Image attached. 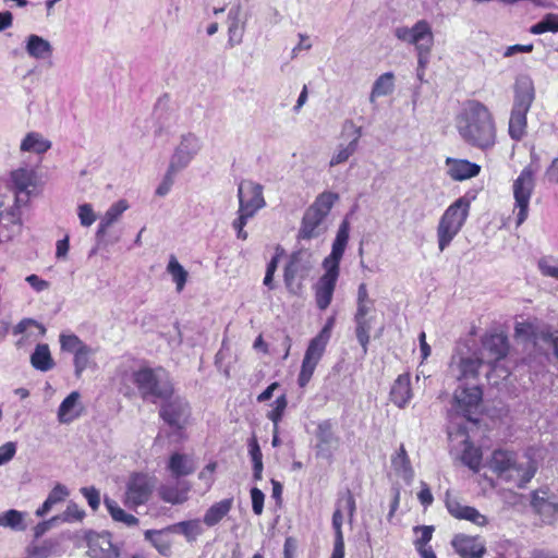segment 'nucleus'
Returning a JSON list of instances; mask_svg holds the SVG:
<instances>
[{"instance_id":"7c9ffc66","label":"nucleus","mask_w":558,"mask_h":558,"mask_svg":"<svg viewBox=\"0 0 558 558\" xmlns=\"http://www.w3.org/2000/svg\"><path fill=\"white\" fill-rule=\"evenodd\" d=\"M25 50L34 59H46L52 54L51 44L35 34L27 36L25 40Z\"/></svg>"},{"instance_id":"a211bd4d","label":"nucleus","mask_w":558,"mask_h":558,"mask_svg":"<svg viewBox=\"0 0 558 558\" xmlns=\"http://www.w3.org/2000/svg\"><path fill=\"white\" fill-rule=\"evenodd\" d=\"M90 558H119L120 551L112 544L109 533H89L86 537Z\"/></svg>"},{"instance_id":"a878e982","label":"nucleus","mask_w":558,"mask_h":558,"mask_svg":"<svg viewBox=\"0 0 558 558\" xmlns=\"http://www.w3.org/2000/svg\"><path fill=\"white\" fill-rule=\"evenodd\" d=\"M447 172L454 181H463L476 177L481 171V166L466 159L447 158Z\"/></svg>"},{"instance_id":"9b49d317","label":"nucleus","mask_w":558,"mask_h":558,"mask_svg":"<svg viewBox=\"0 0 558 558\" xmlns=\"http://www.w3.org/2000/svg\"><path fill=\"white\" fill-rule=\"evenodd\" d=\"M37 183L38 175L34 168L24 166L12 170L10 173L9 186L15 193L14 206L20 207L21 205L27 204L31 195L37 186Z\"/></svg>"},{"instance_id":"09e8293b","label":"nucleus","mask_w":558,"mask_h":558,"mask_svg":"<svg viewBox=\"0 0 558 558\" xmlns=\"http://www.w3.org/2000/svg\"><path fill=\"white\" fill-rule=\"evenodd\" d=\"M73 354L75 375L76 377H80L82 373L87 368L89 359L94 354V350L88 345H84L82 349H80Z\"/></svg>"},{"instance_id":"412c9836","label":"nucleus","mask_w":558,"mask_h":558,"mask_svg":"<svg viewBox=\"0 0 558 558\" xmlns=\"http://www.w3.org/2000/svg\"><path fill=\"white\" fill-rule=\"evenodd\" d=\"M22 230L20 207H12L0 213V242H9L20 234Z\"/></svg>"},{"instance_id":"603ef678","label":"nucleus","mask_w":558,"mask_h":558,"mask_svg":"<svg viewBox=\"0 0 558 558\" xmlns=\"http://www.w3.org/2000/svg\"><path fill=\"white\" fill-rule=\"evenodd\" d=\"M462 462L471 470L477 471L481 464L482 454L477 448L468 446L461 457Z\"/></svg>"},{"instance_id":"2f4dec72","label":"nucleus","mask_w":558,"mask_h":558,"mask_svg":"<svg viewBox=\"0 0 558 558\" xmlns=\"http://www.w3.org/2000/svg\"><path fill=\"white\" fill-rule=\"evenodd\" d=\"M63 553L59 538H48L38 545L28 547L26 558H48L50 556H60Z\"/></svg>"},{"instance_id":"1a4fd4ad","label":"nucleus","mask_w":558,"mask_h":558,"mask_svg":"<svg viewBox=\"0 0 558 558\" xmlns=\"http://www.w3.org/2000/svg\"><path fill=\"white\" fill-rule=\"evenodd\" d=\"M534 190V172L525 167L513 182V196L515 199L513 213L517 216V227L521 226L529 215V204Z\"/></svg>"},{"instance_id":"7ed1b4c3","label":"nucleus","mask_w":558,"mask_h":558,"mask_svg":"<svg viewBox=\"0 0 558 558\" xmlns=\"http://www.w3.org/2000/svg\"><path fill=\"white\" fill-rule=\"evenodd\" d=\"M489 468L500 478L513 482L519 487H523L529 483L536 472L533 461L519 462L514 453L506 450H495L493 452Z\"/></svg>"},{"instance_id":"13d9d810","label":"nucleus","mask_w":558,"mask_h":558,"mask_svg":"<svg viewBox=\"0 0 558 558\" xmlns=\"http://www.w3.org/2000/svg\"><path fill=\"white\" fill-rule=\"evenodd\" d=\"M78 218L83 227H89L95 222L96 215L90 204H82L78 206Z\"/></svg>"},{"instance_id":"de8ad7c7","label":"nucleus","mask_w":558,"mask_h":558,"mask_svg":"<svg viewBox=\"0 0 558 558\" xmlns=\"http://www.w3.org/2000/svg\"><path fill=\"white\" fill-rule=\"evenodd\" d=\"M0 526L24 530L22 512L11 509L0 514Z\"/></svg>"},{"instance_id":"e2e57ef3","label":"nucleus","mask_w":558,"mask_h":558,"mask_svg":"<svg viewBox=\"0 0 558 558\" xmlns=\"http://www.w3.org/2000/svg\"><path fill=\"white\" fill-rule=\"evenodd\" d=\"M31 326H35L36 328L39 329V333L40 336H44L46 333V328L37 323L36 320L32 319V318H25V319H22L15 327H14V335H19V333H23L25 332Z\"/></svg>"},{"instance_id":"58836bf2","label":"nucleus","mask_w":558,"mask_h":558,"mask_svg":"<svg viewBox=\"0 0 558 558\" xmlns=\"http://www.w3.org/2000/svg\"><path fill=\"white\" fill-rule=\"evenodd\" d=\"M391 464L395 471L401 475L403 480L407 482H411L413 480L414 471L403 445L400 446L399 450L391 458Z\"/></svg>"},{"instance_id":"c03bdc74","label":"nucleus","mask_w":558,"mask_h":558,"mask_svg":"<svg viewBox=\"0 0 558 558\" xmlns=\"http://www.w3.org/2000/svg\"><path fill=\"white\" fill-rule=\"evenodd\" d=\"M167 272L172 277L177 291L181 292L187 281L189 274L173 255L170 256Z\"/></svg>"},{"instance_id":"69168bd1","label":"nucleus","mask_w":558,"mask_h":558,"mask_svg":"<svg viewBox=\"0 0 558 558\" xmlns=\"http://www.w3.org/2000/svg\"><path fill=\"white\" fill-rule=\"evenodd\" d=\"M217 463L210 462L208 463L198 474V478L204 481L207 485V487H210L214 483L213 474L216 471Z\"/></svg>"},{"instance_id":"8fccbe9b","label":"nucleus","mask_w":558,"mask_h":558,"mask_svg":"<svg viewBox=\"0 0 558 558\" xmlns=\"http://www.w3.org/2000/svg\"><path fill=\"white\" fill-rule=\"evenodd\" d=\"M163 531L147 530L145 532V538L149 541L155 548L163 556H168L170 553V543L162 537Z\"/></svg>"},{"instance_id":"dca6fc26","label":"nucleus","mask_w":558,"mask_h":558,"mask_svg":"<svg viewBox=\"0 0 558 558\" xmlns=\"http://www.w3.org/2000/svg\"><path fill=\"white\" fill-rule=\"evenodd\" d=\"M327 343V341L322 340L317 337H314L310 341V344L305 351L302 361L301 372L298 378L300 387H305L311 380L314 371L325 352Z\"/></svg>"},{"instance_id":"393cba45","label":"nucleus","mask_w":558,"mask_h":558,"mask_svg":"<svg viewBox=\"0 0 558 558\" xmlns=\"http://www.w3.org/2000/svg\"><path fill=\"white\" fill-rule=\"evenodd\" d=\"M390 401L399 409H404L412 399L411 378L409 374H401L393 381L390 392Z\"/></svg>"},{"instance_id":"4be33fe9","label":"nucleus","mask_w":558,"mask_h":558,"mask_svg":"<svg viewBox=\"0 0 558 558\" xmlns=\"http://www.w3.org/2000/svg\"><path fill=\"white\" fill-rule=\"evenodd\" d=\"M446 507L449 513L459 519L468 520L478 526L487 524V518L473 507L461 505L457 499L447 496Z\"/></svg>"},{"instance_id":"f704fd0d","label":"nucleus","mask_w":558,"mask_h":558,"mask_svg":"<svg viewBox=\"0 0 558 558\" xmlns=\"http://www.w3.org/2000/svg\"><path fill=\"white\" fill-rule=\"evenodd\" d=\"M128 208L129 205L124 199H121L112 204L102 216L98 227L97 234H105L107 229L111 227L114 222H117Z\"/></svg>"},{"instance_id":"39448f33","label":"nucleus","mask_w":558,"mask_h":558,"mask_svg":"<svg viewBox=\"0 0 558 558\" xmlns=\"http://www.w3.org/2000/svg\"><path fill=\"white\" fill-rule=\"evenodd\" d=\"M470 205L468 197H459L441 215L436 229L440 252H444L461 231L469 216Z\"/></svg>"},{"instance_id":"79ce46f5","label":"nucleus","mask_w":558,"mask_h":558,"mask_svg":"<svg viewBox=\"0 0 558 558\" xmlns=\"http://www.w3.org/2000/svg\"><path fill=\"white\" fill-rule=\"evenodd\" d=\"M165 531L181 533L189 542H193L202 533V527L198 520H189L169 525Z\"/></svg>"},{"instance_id":"b1692460","label":"nucleus","mask_w":558,"mask_h":558,"mask_svg":"<svg viewBox=\"0 0 558 558\" xmlns=\"http://www.w3.org/2000/svg\"><path fill=\"white\" fill-rule=\"evenodd\" d=\"M456 551L463 558H482L486 551L484 544L476 537L456 535L451 542Z\"/></svg>"},{"instance_id":"ddd939ff","label":"nucleus","mask_w":558,"mask_h":558,"mask_svg":"<svg viewBox=\"0 0 558 558\" xmlns=\"http://www.w3.org/2000/svg\"><path fill=\"white\" fill-rule=\"evenodd\" d=\"M155 486V477L142 473L131 475L126 484L125 505L128 507L144 505L150 498Z\"/></svg>"},{"instance_id":"37998d69","label":"nucleus","mask_w":558,"mask_h":558,"mask_svg":"<svg viewBox=\"0 0 558 558\" xmlns=\"http://www.w3.org/2000/svg\"><path fill=\"white\" fill-rule=\"evenodd\" d=\"M105 506L107 510L109 511L112 519L117 522H122L123 524L128 526H135L138 524V519L134 517L133 514L126 513L118 504L117 501L105 498Z\"/></svg>"},{"instance_id":"052dcab7","label":"nucleus","mask_w":558,"mask_h":558,"mask_svg":"<svg viewBox=\"0 0 558 558\" xmlns=\"http://www.w3.org/2000/svg\"><path fill=\"white\" fill-rule=\"evenodd\" d=\"M82 495L87 499L89 507L96 511L100 505V494L95 487H82Z\"/></svg>"},{"instance_id":"6ab92c4d","label":"nucleus","mask_w":558,"mask_h":558,"mask_svg":"<svg viewBox=\"0 0 558 558\" xmlns=\"http://www.w3.org/2000/svg\"><path fill=\"white\" fill-rule=\"evenodd\" d=\"M483 360L473 356H452L449 365V374L459 381L475 379Z\"/></svg>"},{"instance_id":"5fc2aeb1","label":"nucleus","mask_w":558,"mask_h":558,"mask_svg":"<svg viewBox=\"0 0 558 558\" xmlns=\"http://www.w3.org/2000/svg\"><path fill=\"white\" fill-rule=\"evenodd\" d=\"M60 344L63 351L75 353L86 345L76 335H61Z\"/></svg>"},{"instance_id":"f03ea898","label":"nucleus","mask_w":558,"mask_h":558,"mask_svg":"<svg viewBox=\"0 0 558 558\" xmlns=\"http://www.w3.org/2000/svg\"><path fill=\"white\" fill-rule=\"evenodd\" d=\"M350 223L344 219L338 228L331 253L324 259L325 274L315 284V300L319 310H326L331 301L340 274V262L349 241Z\"/></svg>"},{"instance_id":"9d476101","label":"nucleus","mask_w":558,"mask_h":558,"mask_svg":"<svg viewBox=\"0 0 558 558\" xmlns=\"http://www.w3.org/2000/svg\"><path fill=\"white\" fill-rule=\"evenodd\" d=\"M161 400L162 404L159 410V416L163 422L177 430L185 428L191 416L189 402L182 397L173 396V393L169 398Z\"/></svg>"},{"instance_id":"0eeeda50","label":"nucleus","mask_w":558,"mask_h":558,"mask_svg":"<svg viewBox=\"0 0 558 558\" xmlns=\"http://www.w3.org/2000/svg\"><path fill=\"white\" fill-rule=\"evenodd\" d=\"M534 100V87L530 80L524 78L517 83L513 107L509 120V135L520 141L525 135L526 113Z\"/></svg>"},{"instance_id":"c756f323","label":"nucleus","mask_w":558,"mask_h":558,"mask_svg":"<svg viewBox=\"0 0 558 558\" xmlns=\"http://www.w3.org/2000/svg\"><path fill=\"white\" fill-rule=\"evenodd\" d=\"M316 438L318 440L316 448L317 454L323 457H329V448L332 444L337 442V437L332 430V424L326 420L318 424L316 430Z\"/></svg>"},{"instance_id":"6e6d98bb","label":"nucleus","mask_w":558,"mask_h":558,"mask_svg":"<svg viewBox=\"0 0 558 558\" xmlns=\"http://www.w3.org/2000/svg\"><path fill=\"white\" fill-rule=\"evenodd\" d=\"M253 217L254 216L252 215L238 210V218L232 222V227L236 231L238 239H247V232L244 230V227L246 226L247 220Z\"/></svg>"},{"instance_id":"3c124183","label":"nucleus","mask_w":558,"mask_h":558,"mask_svg":"<svg viewBox=\"0 0 558 558\" xmlns=\"http://www.w3.org/2000/svg\"><path fill=\"white\" fill-rule=\"evenodd\" d=\"M539 272L558 280V262L553 256H543L537 262Z\"/></svg>"},{"instance_id":"0e129e2a","label":"nucleus","mask_w":558,"mask_h":558,"mask_svg":"<svg viewBox=\"0 0 558 558\" xmlns=\"http://www.w3.org/2000/svg\"><path fill=\"white\" fill-rule=\"evenodd\" d=\"M16 452V444L13 441L0 446V465L11 461Z\"/></svg>"},{"instance_id":"864d4df0","label":"nucleus","mask_w":558,"mask_h":558,"mask_svg":"<svg viewBox=\"0 0 558 558\" xmlns=\"http://www.w3.org/2000/svg\"><path fill=\"white\" fill-rule=\"evenodd\" d=\"M288 405V401L284 395L278 397L274 402V408L268 412L267 417L274 423V426H279L284 410Z\"/></svg>"},{"instance_id":"f257e3e1","label":"nucleus","mask_w":558,"mask_h":558,"mask_svg":"<svg viewBox=\"0 0 558 558\" xmlns=\"http://www.w3.org/2000/svg\"><path fill=\"white\" fill-rule=\"evenodd\" d=\"M457 130L461 138L481 150L496 144V124L489 109L477 100L464 104L457 117Z\"/></svg>"},{"instance_id":"6e6552de","label":"nucleus","mask_w":558,"mask_h":558,"mask_svg":"<svg viewBox=\"0 0 558 558\" xmlns=\"http://www.w3.org/2000/svg\"><path fill=\"white\" fill-rule=\"evenodd\" d=\"M343 511L347 512L348 522L352 525L356 511V504L353 494L349 489L341 493L336 501V509L332 514L335 543L331 558H344V538L342 533Z\"/></svg>"},{"instance_id":"e433bc0d","label":"nucleus","mask_w":558,"mask_h":558,"mask_svg":"<svg viewBox=\"0 0 558 558\" xmlns=\"http://www.w3.org/2000/svg\"><path fill=\"white\" fill-rule=\"evenodd\" d=\"M395 75L392 72L381 74L373 84L369 102L375 104L376 98L388 96L395 88Z\"/></svg>"},{"instance_id":"680f3d73","label":"nucleus","mask_w":558,"mask_h":558,"mask_svg":"<svg viewBox=\"0 0 558 558\" xmlns=\"http://www.w3.org/2000/svg\"><path fill=\"white\" fill-rule=\"evenodd\" d=\"M251 498L253 512L257 515L262 514L265 499L264 493L259 488L253 487L251 489Z\"/></svg>"},{"instance_id":"4c0bfd02","label":"nucleus","mask_w":558,"mask_h":558,"mask_svg":"<svg viewBox=\"0 0 558 558\" xmlns=\"http://www.w3.org/2000/svg\"><path fill=\"white\" fill-rule=\"evenodd\" d=\"M51 147V143L37 132H29L21 143V150L44 154Z\"/></svg>"},{"instance_id":"338daca9","label":"nucleus","mask_w":558,"mask_h":558,"mask_svg":"<svg viewBox=\"0 0 558 558\" xmlns=\"http://www.w3.org/2000/svg\"><path fill=\"white\" fill-rule=\"evenodd\" d=\"M248 453L252 462L263 461V453L255 436L248 440Z\"/></svg>"},{"instance_id":"c9c22d12","label":"nucleus","mask_w":558,"mask_h":558,"mask_svg":"<svg viewBox=\"0 0 558 558\" xmlns=\"http://www.w3.org/2000/svg\"><path fill=\"white\" fill-rule=\"evenodd\" d=\"M70 495L65 485L58 483L49 493L41 507L36 510L37 517H45L54 505L62 502Z\"/></svg>"},{"instance_id":"a19ab883","label":"nucleus","mask_w":558,"mask_h":558,"mask_svg":"<svg viewBox=\"0 0 558 558\" xmlns=\"http://www.w3.org/2000/svg\"><path fill=\"white\" fill-rule=\"evenodd\" d=\"M32 366L38 371L47 372L50 371L54 363L50 354L48 344H38L31 355Z\"/></svg>"},{"instance_id":"f8f14e48","label":"nucleus","mask_w":558,"mask_h":558,"mask_svg":"<svg viewBox=\"0 0 558 558\" xmlns=\"http://www.w3.org/2000/svg\"><path fill=\"white\" fill-rule=\"evenodd\" d=\"M395 36L416 50L430 51L434 44L432 27L426 20L417 21L412 27L400 26L395 29Z\"/></svg>"},{"instance_id":"20e7f679","label":"nucleus","mask_w":558,"mask_h":558,"mask_svg":"<svg viewBox=\"0 0 558 558\" xmlns=\"http://www.w3.org/2000/svg\"><path fill=\"white\" fill-rule=\"evenodd\" d=\"M337 199L338 194L332 192L319 194L315 202L305 210L298 238L311 240L322 235L327 230L325 219Z\"/></svg>"},{"instance_id":"423d86ee","label":"nucleus","mask_w":558,"mask_h":558,"mask_svg":"<svg viewBox=\"0 0 558 558\" xmlns=\"http://www.w3.org/2000/svg\"><path fill=\"white\" fill-rule=\"evenodd\" d=\"M133 384L143 399H167L173 393L169 374L162 368L142 367L132 374Z\"/></svg>"},{"instance_id":"bb28decb","label":"nucleus","mask_w":558,"mask_h":558,"mask_svg":"<svg viewBox=\"0 0 558 558\" xmlns=\"http://www.w3.org/2000/svg\"><path fill=\"white\" fill-rule=\"evenodd\" d=\"M242 9L240 4L232 7L228 12V45L238 46L243 40L245 22L241 21Z\"/></svg>"},{"instance_id":"4468645a","label":"nucleus","mask_w":558,"mask_h":558,"mask_svg":"<svg viewBox=\"0 0 558 558\" xmlns=\"http://www.w3.org/2000/svg\"><path fill=\"white\" fill-rule=\"evenodd\" d=\"M263 192L262 184L252 180H242L238 185L239 210L255 216L266 206Z\"/></svg>"},{"instance_id":"2eb2a0df","label":"nucleus","mask_w":558,"mask_h":558,"mask_svg":"<svg viewBox=\"0 0 558 558\" xmlns=\"http://www.w3.org/2000/svg\"><path fill=\"white\" fill-rule=\"evenodd\" d=\"M202 149V141L193 133L183 134L175 147L169 166L179 172L185 169Z\"/></svg>"},{"instance_id":"774afa93","label":"nucleus","mask_w":558,"mask_h":558,"mask_svg":"<svg viewBox=\"0 0 558 558\" xmlns=\"http://www.w3.org/2000/svg\"><path fill=\"white\" fill-rule=\"evenodd\" d=\"M545 175L549 182L558 184V157L551 161Z\"/></svg>"},{"instance_id":"49530a36","label":"nucleus","mask_w":558,"mask_h":558,"mask_svg":"<svg viewBox=\"0 0 558 558\" xmlns=\"http://www.w3.org/2000/svg\"><path fill=\"white\" fill-rule=\"evenodd\" d=\"M530 32L532 34H543V33H546V32H553V33H557L558 32V14H554V13H548L544 16V19L542 21H539L538 23L534 24Z\"/></svg>"},{"instance_id":"473e14b6","label":"nucleus","mask_w":558,"mask_h":558,"mask_svg":"<svg viewBox=\"0 0 558 558\" xmlns=\"http://www.w3.org/2000/svg\"><path fill=\"white\" fill-rule=\"evenodd\" d=\"M233 498H227L214 504L204 514L203 521L207 526L218 524L231 510Z\"/></svg>"},{"instance_id":"aec40b11","label":"nucleus","mask_w":558,"mask_h":558,"mask_svg":"<svg viewBox=\"0 0 558 558\" xmlns=\"http://www.w3.org/2000/svg\"><path fill=\"white\" fill-rule=\"evenodd\" d=\"M313 264L311 253L307 251H299L292 254L289 264L284 269V281L290 284L295 277L304 278L308 275Z\"/></svg>"},{"instance_id":"c85d7f7f","label":"nucleus","mask_w":558,"mask_h":558,"mask_svg":"<svg viewBox=\"0 0 558 558\" xmlns=\"http://www.w3.org/2000/svg\"><path fill=\"white\" fill-rule=\"evenodd\" d=\"M190 489V485H187L185 482H182L175 485H162L160 486L158 493L165 502L181 505L189 499Z\"/></svg>"},{"instance_id":"f3484780","label":"nucleus","mask_w":558,"mask_h":558,"mask_svg":"<svg viewBox=\"0 0 558 558\" xmlns=\"http://www.w3.org/2000/svg\"><path fill=\"white\" fill-rule=\"evenodd\" d=\"M482 389L478 386H459L453 395L454 408L469 421H472L471 414L474 413L482 401Z\"/></svg>"},{"instance_id":"5701e85b","label":"nucleus","mask_w":558,"mask_h":558,"mask_svg":"<svg viewBox=\"0 0 558 558\" xmlns=\"http://www.w3.org/2000/svg\"><path fill=\"white\" fill-rule=\"evenodd\" d=\"M508 351V338L502 333L489 335L483 340V354L487 356L489 364L504 359Z\"/></svg>"},{"instance_id":"cd10ccee","label":"nucleus","mask_w":558,"mask_h":558,"mask_svg":"<svg viewBox=\"0 0 558 558\" xmlns=\"http://www.w3.org/2000/svg\"><path fill=\"white\" fill-rule=\"evenodd\" d=\"M168 470L175 478L187 476L196 470L194 459L187 454L174 452L170 456L168 462Z\"/></svg>"},{"instance_id":"a18cd8bd","label":"nucleus","mask_w":558,"mask_h":558,"mask_svg":"<svg viewBox=\"0 0 558 558\" xmlns=\"http://www.w3.org/2000/svg\"><path fill=\"white\" fill-rule=\"evenodd\" d=\"M355 322V335L359 343L362 345L364 352L367 351V344L369 342V331L372 329L373 318H354Z\"/></svg>"},{"instance_id":"ea45409f","label":"nucleus","mask_w":558,"mask_h":558,"mask_svg":"<svg viewBox=\"0 0 558 558\" xmlns=\"http://www.w3.org/2000/svg\"><path fill=\"white\" fill-rule=\"evenodd\" d=\"M361 135V128H356L354 138L348 145L338 146L336 153L332 155L329 161V166L335 167L337 165L345 162L356 151Z\"/></svg>"},{"instance_id":"bf43d9fd","label":"nucleus","mask_w":558,"mask_h":558,"mask_svg":"<svg viewBox=\"0 0 558 558\" xmlns=\"http://www.w3.org/2000/svg\"><path fill=\"white\" fill-rule=\"evenodd\" d=\"M177 173H179L178 170H171V167L170 166L168 167V170L165 174V178H163L161 184L156 190L157 195L165 196L166 194L169 193V191L174 182V177L177 175Z\"/></svg>"},{"instance_id":"4d7b16f0","label":"nucleus","mask_w":558,"mask_h":558,"mask_svg":"<svg viewBox=\"0 0 558 558\" xmlns=\"http://www.w3.org/2000/svg\"><path fill=\"white\" fill-rule=\"evenodd\" d=\"M85 517L84 510H82L75 502H70L60 517V520L72 522V521H81Z\"/></svg>"},{"instance_id":"72a5a7b5","label":"nucleus","mask_w":558,"mask_h":558,"mask_svg":"<svg viewBox=\"0 0 558 558\" xmlns=\"http://www.w3.org/2000/svg\"><path fill=\"white\" fill-rule=\"evenodd\" d=\"M80 393L72 391L60 404L58 410V420L60 423H70L78 417L80 412L76 410Z\"/></svg>"}]
</instances>
